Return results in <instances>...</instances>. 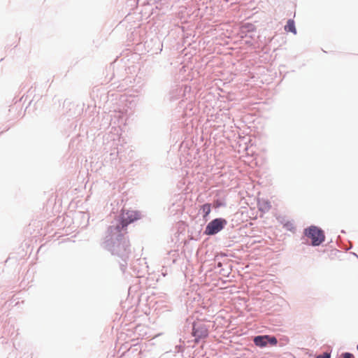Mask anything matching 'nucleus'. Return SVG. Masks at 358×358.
<instances>
[{
  "instance_id": "423d86ee",
  "label": "nucleus",
  "mask_w": 358,
  "mask_h": 358,
  "mask_svg": "<svg viewBox=\"0 0 358 358\" xmlns=\"http://www.w3.org/2000/svg\"><path fill=\"white\" fill-rule=\"evenodd\" d=\"M201 210H202V212L203 213V217H206L210 213L211 206L210 203L203 204L201 207Z\"/></svg>"
},
{
  "instance_id": "f03ea898",
  "label": "nucleus",
  "mask_w": 358,
  "mask_h": 358,
  "mask_svg": "<svg viewBox=\"0 0 358 358\" xmlns=\"http://www.w3.org/2000/svg\"><path fill=\"white\" fill-rule=\"evenodd\" d=\"M306 235L311 238L313 245H319L324 241L323 231L316 227H310L306 231Z\"/></svg>"
},
{
  "instance_id": "39448f33",
  "label": "nucleus",
  "mask_w": 358,
  "mask_h": 358,
  "mask_svg": "<svg viewBox=\"0 0 358 358\" xmlns=\"http://www.w3.org/2000/svg\"><path fill=\"white\" fill-rule=\"evenodd\" d=\"M285 30L286 31H290L296 34V30L295 28L294 22L292 20H289L287 22V24L285 26Z\"/></svg>"
},
{
  "instance_id": "0eeeda50",
  "label": "nucleus",
  "mask_w": 358,
  "mask_h": 358,
  "mask_svg": "<svg viewBox=\"0 0 358 358\" xmlns=\"http://www.w3.org/2000/svg\"><path fill=\"white\" fill-rule=\"evenodd\" d=\"M316 358H330V354L324 353L323 355H318Z\"/></svg>"
},
{
  "instance_id": "6e6552de",
  "label": "nucleus",
  "mask_w": 358,
  "mask_h": 358,
  "mask_svg": "<svg viewBox=\"0 0 358 358\" xmlns=\"http://www.w3.org/2000/svg\"><path fill=\"white\" fill-rule=\"evenodd\" d=\"M343 358H354L353 355L349 352H345L343 355Z\"/></svg>"
},
{
  "instance_id": "f257e3e1",
  "label": "nucleus",
  "mask_w": 358,
  "mask_h": 358,
  "mask_svg": "<svg viewBox=\"0 0 358 358\" xmlns=\"http://www.w3.org/2000/svg\"><path fill=\"white\" fill-rule=\"evenodd\" d=\"M227 224V220L222 218H216L210 222L205 229L206 235H214L220 231Z\"/></svg>"
},
{
  "instance_id": "20e7f679",
  "label": "nucleus",
  "mask_w": 358,
  "mask_h": 358,
  "mask_svg": "<svg viewBox=\"0 0 358 358\" xmlns=\"http://www.w3.org/2000/svg\"><path fill=\"white\" fill-rule=\"evenodd\" d=\"M253 341L257 346L261 348L266 346L268 343L272 345H275L278 343L275 337L268 335L256 336L254 338Z\"/></svg>"
},
{
  "instance_id": "9d476101",
  "label": "nucleus",
  "mask_w": 358,
  "mask_h": 358,
  "mask_svg": "<svg viewBox=\"0 0 358 358\" xmlns=\"http://www.w3.org/2000/svg\"><path fill=\"white\" fill-rule=\"evenodd\" d=\"M357 350H358V345H357Z\"/></svg>"
},
{
  "instance_id": "1a4fd4ad",
  "label": "nucleus",
  "mask_w": 358,
  "mask_h": 358,
  "mask_svg": "<svg viewBox=\"0 0 358 358\" xmlns=\"http://www.w3.org/2000/svg\"><path fill=\"white\" fill-rule=\"evenodd\" d=\"M133 220H129V222H127V221H126V220H123V221H122V228H124V227H127V224H128L129 222H132Z\"/></svg>"
},
{
  "instance_id": "7ed1b4c3",
  "label": "nucleus",
  "mask_w": 358,
  "mask_h": 358,
  "mask_svg": "<svg viewBox=\"0 0 358 358\" xmlns=\"http://www.w3.org/2000/svg\"><path fill=\"white\" fill-rule=\"evenodd\" d=\"M192 334L194 336L196 337V341L198 342L199 339L203 338L208 336V327L201 322H195L193 326Z\"/></svg>"
}]
</instances>
